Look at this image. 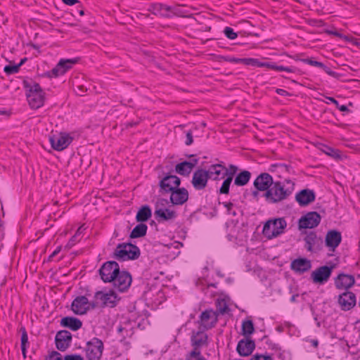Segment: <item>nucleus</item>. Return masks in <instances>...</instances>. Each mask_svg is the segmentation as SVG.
<instances>
[{
	"label": "nucleus",
	"mask_w": 360,
	"mask_h": 360,
	"mask_svg": "<svg viewBox=\"0 0 360 360\" xmlns=\"http://www.w3.org/2000/svg\"><path fill=\"white\" fill-rule=\"evenodd\" d=\"M64 360H83V357L79 354H68L65 356Z\"/></svg>",
	"instance_id": "nucleus-49"
},
{
	"label": "nucleus",
	"mask_w": 360,
	"mask_h": 360,
	"mask_svg": "<svg viewBox=\"0 0 360 360\" xmlns=\"http://www.w3.org/2000/svg\"><path fill=\"white\" fill-rule=\"evenodd\" d=\"M155 215L159 222L173 220L176 217V212L169 209H156Z\"/></svg>",
	"instance_id": "nucleus-30"
},
{
	"label": "nucleus",
	"mask_w": 360,
	"mask_h": 360,
	"mask_svg": "<svg viewBox=\"0 0 360 360\" xmlns=\"http://www.w3.org/2000/svg\"><path fill=\"white\" fill-rule=\"evenodd\" d=\"M90 305L88 299L85 296L77 297L72 302L71 309L76 314H84L89 309Z\"/></svg>",
	"instance_id": "nucleus-16"
},
{
	"label": "nucleus",
	"mask_w": 360,
	"mask_h": 360,
	"mask_svg": "<svg viewBox=\"0 0 360 360\" xmlns=\"http://www.w3.org/2000/svg\"><path fill=\"white\" fill-rule=\"evenodd\" d=\"M340 111L342 112H349V110L348 109V108L345 105H340L338 104V107H337Z\"/></svg>",
	"instance_id": "nucleus-59"
},
{
	"label": "nucleus",
	"mask_w": 360,
	"mask_h": 360,
	"mask_svg": "<svg viewBox=\"0 0 360 360\" xmlns=\"http://www.w3.org/2000/svg\"><path fill=\"white\" fill-rule=\"evenodd\" d=\"M154 9L157 11H169L170 8L166 5L158 4L154 6Z\"/></svg>",
	"instance_id": "nucleus-50"
},
{
	"label": "nucleus",
	"mask_w": 360,
	"mask_h": 360,
	"mask_svg": "<svg viewBox=\"0 0 360 360\" xmlns=\"http://www.w3.org/2000/svg\"><path fill=\"white\" fill-rule=\"evenodd\" d=\"M232 179L231 177H227L222 183V185L219 189V193L221 194H229V188H230V185L232 182Z\"/></svg>",
	"instance_id": "nucleus-39"
},
{
	"label": "nucleus",
	"mask_w": 360,
	"mask_h": 360,
	"mask_svg": "<svg viewBox=\"0 0 360 360\" xmlns=\"http://www.w3.org/2000/svg\"><path fill=\"white\" fill-rule=\"evenodd\" d=\"M250 360H273L269 355H254Z\"/></svg>",
	"instance_id": "nucleus-48"
},
{
	"label": "nucleus",
	"mask_w": 360,
	"mask_h": 360,
	"mask_svg": "<svg viewBox=\"0 0 360 360\" xmlns=\"http://www.w3.org/2000/svg\"><path fill=\"white\" fill-rule=\"evenodd\" d=\"M198 162V159H193L191 162L184 161L179 163L175 166V172L182 176H188Z\"/></svg>",
	"instance_id": "nucleus-26"
},
{
	"label": "nucleus",
	"mask_w": 360,
	"mask_h": 360,
	"mask_svg": "<svg viewBox=\"0 0 360 360\" xmlns=\"http://www.w3.org/2000/svg\"><path fill=\"white\" fill-rule=\"evenodd\" d=\"M224 205L225 207H226L228 212H230L231 208L233 207V204L232 202H224Z\"/></svg>",
	"instance_id": "nucleus-60"
},
{
	"label": "nucleus",
	"mask_w": 360,
	"mask_h": 360,
	"mask_svg": "<svg viewBox=\"0 0 360 360\" xmlns=\"http://www.w3.org/2000/svg\"><path fill=\"white\" fill-rule=\"evenodd\" d=\"M243 63L245 65L259 67L261 61L257 58H243Z\"/></svg>",
	"instance_id": "nucleus-42"
},
{
	"label": "nucleus",
	"mask_w": 360,
	"mask_h": 360,
	"mask_svg": "<svg viewBox=\"0 0 360 360\" xmlns=\"http://www.w3.org/2000/svg\"><path fill=\"white\" fill-rule=\"evenodd\" d=\"M290 267L294 271L302 274L309 271L311 264V262L306 258H298L291 262Z\"/></svg>",
	"instance_id": "nucleus-25"
},
{
	"label": "nucleus",
	"mask_w": 360,
	"mask_h": 360,
	"mask_svg": "<svg viewBox=\"0 0 360 360\" xmlns=\"http://www.w3.org/2000/svg\"><path fill=\"white\" fill-rule=\"evenodd\" d=\"M45 360H63L61 354L58 352H52Z\"/></svg>",
	"instance_id": "nucleus-47"
},
{
	"label": "nucleus",
	"mask_w": 360,
	"mask_h": 360,
	"mask_svg": "<svg viewBox=\"0 0 360 360\" xmlns=\"http://www.w3.org/2000/svg\"><path fill=\"white\" fill-rule=\"evenodd\" d=\"M259 67L260 68L265 67V68H267L269 69L276 70H278V71H286V72H294V69L292 68L284 67V66H282V65H279L278 66V65H275L273 63H263V62H261V63L259 65Z\"/></svg>",
	"instance_id": "nucleus-35"
},
{
	"label": "nucleus",
	"mask_w": 360,
	"mask_h": 360,
	"mask_svg": "<svg viewBox=\"0 0 360 360\" xmlns=\"http://www.w3.org/2000/svg\"><path fill=\"white\" fill-rule=\"evenodd\" d=\"M276 93L279 95H281V96H286V95H288V93L284 90V89H277L276 90Z\"/></svg>",
	"instance_id": "nucleus-58"
},
{
	"label": "nucleus",
	"mask_w": 360,
	"mask_h": 360,
	"mask_svg": "<svg viewBox=\"0 0 360 360\" xmlns=\"http://www.w3.org/2000/svg\"><path fill=\"white\" fill-rule=\"evenodd\" d=\"M60 250L61 248L60 247L57 248L49 256V260L52 259L56 255H57L60 252Z\"/></svg>",
	"instance_id": "nucleus-56"
},
{
	"label": "nucleus",
	"mask_w": 360,
	"mask_h": 360,
	"mask_svg": "<svg viewBox=\"0 0 360 360\" xmlns=\"http://www.w3.org/2000/svg\"><path fill=\"white\" fill-rule=\"evenodd\" d=\"M321 221V216L316 212H310L302 217L298 223L299 229H313Z\"/></svg>",
	"instance_id": "nucleus-9"
},
{
	"label": "nucleus",
	"mask_w": 360,
	"mask_h": 360,
	"mask_svg": "<svg viewBox=\"0 0 360 360\" xmlns=\"http://www.w3.org/2000/svg\"><path fill=\"white\" fill-rule=\"evenodd\" d=\"M131 281L132 278L129 273L120 270L111 282L113 283L115 288L120 292H124L129 288Z\"/></svg>",
	"instance_id": "nucleus-8"
},
{
	"label": "nucleus",
	"mask_w": 360,
	"mask_h": 360,
	"mask_svg": "<svg viewBox=\"0 0 360 360\" xmlns=\"http://www.w3.org/2000/svg\"><path fill=\"white\" fill-rule=\"evenodd\" d=\"M295 189V184L290 179L274 181L271 186L264 194L266 200L269 203H278L288 199Z\"/></svg>",
	"instance_id": "nucleus-1"
},
{
	"label": "nucleus",
	"mask_w": 360,
	"mask_h": 360,
	"mask_svg": "<svg viewBox=\"0 0 360 360\" xmlns=\"http://www.w3.org/2000/svg\"><path fill=\"white\" fill-rule=\"evenodd\" d=\"M225 169L226 167L221 162V163L211 165L207 170V172L210 179L217 181L224 177V175L220 177V175Z\"/></svg>",
	"instance_id": "nucleus-28"
},
{
	"label": "nucleus",
	"mask_w": 360,
	"mask_h": 360,
	"mask_svg": "<svg viewBox=\"0 0 360 360\" xmlns=\"http://www.w3.org/2000/svg\"><path fill=\"white\" fill-rule=\"evenodd\" d=\"M72 139L68 134H60L54 135L49 138V141L53 149L56 150H63L66 148L71 143Z\"/></svg>",
	"instance_id": "nucleus-13"
},
{
	"label": "nucleus",
	"mask_w": 360,
	"mask_h": 360,
	"mask_svg": "<svg viewBox=\"0 0 360 360\" xmlns=\"http://www.w3.org/2000/svg\"><path fill=\"white\" fill-rule=\"evenodd\" d=\"M19 65H6L5 66L4 70L7 75H12L17 73L19 71Z\"/></svg>",
	"instance_id": "nucleus-44"
},
{
	"label": "nucleus",
	"mask_w": 360,
	"mask_h": 360,
	"mask_svg": "<svg viewBox=\"0 0 360 360\" xmlns=\"http://www.w3.org/2000/svg\"><path fill=\"white\" fill-rule=\"evenodd\" d=\"M119 300L120 298L112 290H110L107 292L97 291L94 295V301L92 302V307H114L117 305Z\"/></svg>",
	"instance_id": "nucleus-3"
},
{
	"label": "nucleus",
	"mask_w": 360,
	"mask_h": 360,
	"mask_svg": "<svg viewBox=\"0 0 360 360\" xmlns=\"http://www.w3.org/2000/svg\"><path fill=\"white\" fill-rule=\"evenodd\" d=\"M27 98L30 107L33 109L41 108L44 103V92L37 83L30 85Z\"/></svg>",
	"instance_id": "nucleus-5"
},
{
	"label": "nucleus",
	"mask_w": 360,
	"mask_h": 360,
	"mask_svg": "<svg viewBox=\"0 0 360 360\" xmlns=\"http://www.w3.org/2000/svg\"><path fill=\"white\" fill-rule=\"evenodd\" d=\"M329 33L331 34H333L335 36H337V37H338L340 38H342V39H345L346 40H348V37L347 36H344V35L341 34L340 33H339L337 31H330V32H329Z\"/></svg>",
	"instance_id": "nucleus-55"
},
{
	"label": "nucleus",
	"mask_w": 360,
	"mask_h": 360,
	"mask_svg": "<svg viewBox=\"0 0 360 360\" xmlns=\"http://www.w3.org/2000/svg\"><path fill=\"white\" fill-rule=\"evenodd\" d=\"M238 167L234 165H230L229 169L226 167L225 172L224 173V176H227V177H231L233 179V176L238 172Z\"/></svg>",
	"instance_id": "nucleus-41"
},
{
	"label": "nucleus",
	"mask_w": 360,
	"mask_h": 360,
	"mask_svg": "<svg viewBox=\"0 0 360 360\" xmlns=\"http://www.w3.org/2000/svg\"><path fill=\"white\" fill-rule=\"evenodd\" d=\"M210 177L206 169H196L192 176L191 184L197 191L203 190L207 185Z\"/></svg>",
	"instance_id": "nucleus-10"
},
{
	"label": "nucleus",
	"mask_w": 360,
	"mask_h": 360,
	"mask_svg": "<svg viewBox=\"0 0 360 360\" xmlns=\"http://www.w3.org/2000/svg\"><path fill=\"white\" fill-rule=\"evenodd\" d=\"M251 178V173L249 171L244 170L237 174L234 179V184L238 186L246 185Z\"/></svg>",
	"instance_id": "nucleus-32"
},
{
	"label": "nucleus",
	"mask_w": 360,
	"mask_h": 360,
	"mask_svg": "<svg viewBox=\"0 0 360 360\" xmlns=\"http://www.w3.org/2000/svg\"><path fill=\"white\" fill-rule=\"evenodd\" d=\"M103 350V342L94 338L86 343L85 348L86 356L88 360H100Z\"/></svg>",
	"instance_id": "nucleus-6"
},
{
	"label": "nucleus",
	"mask_w": 360,
	"mask_h": 360,
	"mask_svg": "<svg viewBox=\"0 0 360 360\" xmlns=\"http://www.w3.org/2000/svg\"><path fill=\"white\" fill-rule=\"evenodd\" d=\"M227 60L229 61V62L238 63V62H243V58H230V59H229Z\"/></svg>",
	"instance_id": "nucleus-62"
},
{
	"label": "nucleus",
	"mask_w": 360,
	"mask_h": 360,
	"mask_svg": "<svg viewBox=\"0 0 360 360\" xmlns=\"http://www.w3.org/2000/svg\"><path fill=\"white\" fill-rule=\"evenodd\" d=\"M207 335L204 332L198 331L196 333H193L191 336L192 345L194 347L193 349H198L205 345H207Z\"/></svg>",
	"instance_id": "nucleus-31"
},
{
	"label": "nucleus",
	"mask_w": 360,
	"mask_h": 360,
	"mask_svg": "<svg viewBox=\"0 0 360 360\" xmlns=\"http://www.w3.org/2000/svg\"><path fill=\"white\" fill-rule=\"evenodd\" d=\"M271 167H275V168H278L281 171H287V172H289V169L290 168V166H288L286 165H284V164H279V165H271Z\"/></svg>",
	"instance_id": "nucleus-51"
},
{
	"label": "nucleus",
	"mask_w": 360,
	"mask_h": 360,
	"mask_svg": "<svg viewBox=\"0 0 360 360\" xmlns=\"http://www.w3.org/2000/svg\"><path fill=\"white\" fill-rule=\"evenodd\" d=\"M316 195L314 191L303 189L295 195V200L300 206H307L315 200Z\"/></svg>",
	"instance_id": "nucleus-23"
},
{
	"label": "nucleus",
	"mask_w": 360,
	"mask_h": 360,
	"mask_svg": "<svg viewBox=\"0 0 360 360\" xmlns=\"http://www.w3.org/2000/svg\"><path fill=\"white\" fill-rule=\"evenodd\" d=\"M323 151L326 155L333 157L335 159H339L340 158V151L330 147L325 146V149H323Z\"/></svg>",
	"instance_id": "nucleus-40"
},
{
	"label": "nucleus",
	"mask_w": 360,
	"mask_h": 360,
	"mask_svg": "<svg viewBox=\"0 0 360 360\" xmlns=\"http://www.w3.org/2000/svg\"><path fill=\"white\" fill-rule=\"evenodd\" d=\"M170 193V201L174 205H181L188 199V192L185 188L177 187Z\"/></svg>",
	"instance_id": "nucleus-22"
},
{
	"label": "nucleus",
	"mask_w": 360,
	"mask_h": 360,
	"mask_svg": "<svg viewBox=\"0 0 360 360\" xmlns=\"http://www.w3.org/2000/svg\"><path fill=\"white\" fill-rule=\"evenodd\" d=\"M298 296H299V295H298L297 294H296V295H293L291 297V298H290V301H291L292 302H295L297 301V298L298 297Z\"/></svg>",
	"instance_id": "nucleus-64"
},
{
	"label": "nucleus",
	"mask_w": 360,
	"mask_h": 360,
	"mask_svg": "<svg viewBox=\"0 0 360 360\" xmlns=\"http://www.w3.org/2000/svg\"><path fill=\"white\" fill-rule=\"evenodd\" d=\"M216 312L217 314H220L221 315H224L225 314L229 313V311H230L226 300L224 299L218 300L216 303Z\"/></svg>",
	"instance_id": "nucleus-37"
},
{
	"label": "nucleus",
	"mask_w": 360,
	"mask_h": 360,
	"mask_svg": "<svg viewBox=\"0 0 360 360\" xmlns=\"http://www.w3.org/2000/svg\"><path fill=\"white\" fill-rule=\"evenodd\" d=\"M305 248L309 252L319 250L322 245V239L314 231L309 232L304 238Z\"/></svg>",
	"instance_id": "nucleus-21"
},
{
	"label": "nucleus",
	"mask_w": 360,
	"mask_h": 360,
	"mask_svg": "<svg viewBox=\"0 0 360 360\" xmlns=\"http://www.w3.org/2000/svg\"><path fill=\"white\" fill-rule=\"evenodd\" d=\"M242 331L244 336H248L255 331L254 324L251 320H245L242 323Z\"/></svg>",
	"instance_id": "nucleus-36"
},
{
	"label": "nucleus",
	"mask_w": 360,
	"mask_h": 360,
	"mask_svg": "<svg viewBox=\"0 0 360 360\" xmlns=\"http://www.w3.org/2000/svg\"><path fill=\"white\" fill-rule=\"evenodd\" d=\"M71 341L72 335L69 331L63 330L56 333L55 342L56 348L58 350L65 351L70 346Z\"/></svg>",
	"instance_id": "nucleus-15"
},
{
	"label": "nucleus",
	"mask_w": 360,
	"mask_h": 360,
	"mask_svg": "<svg viewBox=\"0 0 360 360\" xmlns=\"http://www.w3.org/2000/svg\"><path fill=\"white\" fill-rule=\"evenodd\" d=\"M152 215L151 210L149 206H143L137 212L136 219L138 222L146 221Z\"/></svg>",
	"instance_id": "nucleus-33"
},
{
	"label": "nucleus",
	"mask_w": 360,
	"mask_h": 360,
	"mask_svg": "<svg viewBox=\"0 0 360 360\" xmlns=\"http://www.w3.org/2000/svg\"><path fill=\"white\" fill-rule=\"evenodd\" d=\"M181 179L175 175H167L160 181V188L165 193H169L179 187Z\"/></svg>",
	"instance_id": "nucleus-20"
},
{
	"label": "nucleus",
	"mask_w": 360,
	"mask_h": 360,
	"mask_svg": "<svg viewBox=\"0 0 360 360\" xmlns=\"http://www.w3.org/2000/svg\"><path fill=\"white\" fill-rule=\"evenodd\" d=\"M80 238H79V236L77 233H75L68 242V245H73L76 242L79 241Z\"/></svg>",
	"instance_id": "nucleus-54"
},
{
	"label": "nucleus",
	"mask_w": 360,
	"mask_h": 360,
	"mask_svg": "<svg viewBox=\"0 0 360 360\" xmlns=\"http://www.w3.org/2000/svg\"><path fill=\"white\" fill-rule=\"evenodd\" d=\"M140 256L139 248L131 243H120L117 245L113 257L118 261L136 259Z\"/></svg>",
	"instance_id": "nucleus-2"
},
{
	"label": "nucleus",
	"mask_w": 360,
	"mask_h": 360,
	"mask_svg": "<svg viewBox=\"0 0 360 360\" xmlns=\"http://www.w3.org/2000/svg\"><path fill=\"white\" fill-rule=\"evenodd\" d=\"M186 360H207L204 358L200 349H193L186 356Z\"/></svg>",
	"instance_id": "nucleus-38"
},
{
	"label": "nucleus",
	"mask_w": 360,
	"mask_h": 360,
	"mask_svg": "<svg viewBox=\"0 0 360 360\" xmlns=\"http://www.w3.org/2000/svg\"><path fill=\"white\" fill-rule=\"evenodd\" d=\"M287 223L283 218L267 221L264 225L262 233L269 239L276 238L283 233Z\"/></svg>",
	"instance_id": "nucleus-4"
},
{
	"label": "nucleus",
	"mask_w": 360,
	"mask_h": 360,
	"mask_svg": "<svg viewBox=\"0 0 360 360\" xmlns=\"http://www.w3.org/2000/svg\"><path fill=\"white\" fill-rule=\"evenodd\" d=\"M78 58L61 59L56 66L52 69L51 75L56 77L64 75L68 70L71 69L74 65L77 63Z\"/></svg>",
	"instance_id": "nucleus-14"
},
{
	"label": "nucleus",
	"mask_w": 360,
	"mask_h": 360,
	"mask_svg": "<svg viewBox=\"0 0 360 360\" xmlns=\"http://www.w3.org/2000/svg\"><path fill=\"white\" fill-rule=\"evenodd\" d=\"M120 270L119 264L116 262L108 261L101 266L99 269V274L103 282L109 283L115 278Z\"/></svg>",
	"instance_id": "nucleus-7"
},
{
	"label": "nucleus",
	"mask_w": 360,
	"mask_h": 360,
	"mask_svg": "<svg viewBox=\"0 0 360 360\" xmlns=\"http://www.w3.org/2000/svg\"><path fill=\"white\" fill-rule=\"evenodd\" d=\"M354 283L355 279L352 275L340 274L335 278V285L338 290H345L347 291L351 288Z\"/></svg>",
	"instance_id": "nucleus-18"
},
{
	"label": "nucleus",
	"mask_w": 360,
	"mask_h": 360,
	"mask_svg": "<svg viewBox=\"0 0 360 360\" xmlns=\"http://www.w3.org/2000/svg\"><path fill=\"white\" fill-rule=\"evenodd\" d=\"M201 325L208 329L214 326L217 321V314L213 310H205L200 316Z\"/></svg>",
	"instance_id": "nucleus-24"
},
{
	"label": "nucleus",
	"mask_w": 360,
	"mask_h": 360,
	"mask_svg": "<svg viewBox=\"0 0 360 360\" xmlns=\"http://www.w3.org/2000/svg\"><path fill=\"white\" fill-rule=\"evenodd\" d=\"M338 302L343 311H349L356 304V295L351 291H345L338 296Z\"/></svg>",
	"instance_id": "nucleus-12"
},
{
	"label": "nucleus",
	"mask_w": 360,
	"mask_h": 360,
	"mask_svg": "<svg viewBox=\"0 0 360 360\" xmlns=\"http://www.w3.org/2000/svg\"><path fill=\"white\" fill-rule=\"evenodd\" d=\"M193 135L191 131H187L186 133V140L185 141L186 145L190 146L193 143Z\"/></svg>",
	"instance_id": "nucleus-52"
},
{
	"label": "nucleus",
	"mask_w": 360,
	"mask_h": 360,
	"mask_svg": "<svg viewBox=\"0 0 360 360\" xmlns=\"http://www.w3.org/2000/svg\"><path fill=\"white\" fill-rule=\"evenodd\" d=\"M63 2L67 5H70V6H72V5H74L76 3H78V1L77 0H62Z\"/></svg>",
	"instance_id": "nucleus-57"
},
{
	"label": "nucleus",
	"mask_w": 360,
	"mask_h": 360,
	"mask_svg": "<svg viewBox=\"0 0 360 360\" xmlns=\"http://www.w3.org/2000/svg\"><path fill=\"white\" fill-rule=\"evenodd\" d=\"M224 32L226 37L229 39H235L238 37L237 33L235 32L233 30L229 27H225Z\"/></svg>",
	"instance_id": "nucleus-43"
},
{
	"label": "nucleus",
	"mask_w": 360,
	"mask_h": 360,
	"mask_svg": "<svg viewBox=\"0 0 360 360\" xmlns=\"http://www.w3.org/2000/svg\"><path fill=\"white\" fill-rule=\"evenodd\" d=\"M301 60L302 62H304V63L309 64L312 66H316V67L319 62V61L313 60L312 58H304V59H301Z\"/></svg>",
	"instance_id": "nucleus-53"
},
{
	"label": "nucleus",
	"mask_w": 360,
	"mask_h": 360,
	"mask_svg": "<svg viewBox=\"0 0 360 360\" xmlns=\"http://www.w3.org/2000/svg\"><path fill=\"white\" fill-rule=\"evenodd\" d=\"M316 67L322 68L325 71V72H326L328 75L330 76H336V73L332 71L330 68L326 66L323 63L318 62Z\"/></svg>",
	"instance_id": "nucleus-46"
},
{
	"label": "nucleus",
	"mask_w": 360,
	"mask_h": 360,
	"mask_svg": "<svg viewBox=\"0 0 360 360\" xmlns=\"http://www.w3.org/2000/svg\"><path fill=\"white\" fill-rule=\"evenodd\" d=\"M60 326L76 331L82 328V322L77 318L73 316H65L60 321Z\"/></svg>",
	"instance_id": "nucleus-29"
},
{
	"label": "nucleus",
	"mask_w": 360,
	"mask_h": 360,
	"mask_svg": "<svg viewBox=\"0 0 360 360\" xmlns=\"http://www.w3.org/2000/svg\"><path fill=\"white\" fill-rule=\"evenodd\" d=\"M333 266H321L313 271L311 277L314 283L323 284L331 276Z\"/></svg>",
	"instance_id": "nucleus-11"
},
{
	"label": "nucleus",
	"mask_w": 360,
	"mask_h": 360,
	"mask_svg": "<svg viewBox=\"0 0 360 360\" xmlns=\"http://www.w3.org/2000/svg\"><path fill=\"white\" fill-rule=\"evenodd\" d=\"M342 241L341 233L336 230H330L327 232L325 238L326 245L330 251L334 252Z\"/></svg>",
	"instance_id": "nucleus-17"
},
{
	"label": "nucleus",
	"mask_w": 360,
	"mask_h": 360,
	"mask_svg": "<svg viewBox=\"0 0 360 360\" xmlns=\"http://www.w3.org/2000/svg\"><path fill=\"white\" fill-rule=\"evenodd\" d=\"M310 342L314 347H317L319 345V341L317 340H311Z\"/></svg>",
	"instance_id": "nucleus-63"
},
{
	"label": "nucleus",
	"mask_w": 360,
	"mask_h": 360,
	"mask_svg": "<svg viewBox=\"0 0 360 360\" xmlns=\"http://www.w3.org/2000/svg\"><path fill=\"white\" fill-rule=\"evenodd\" d=\"M148 230V226L145 224L140 223L136 225L130 233V238H137L146 236Z\"/></svg>",
	"instance_id": "nucleus-34"
},
{
	"label": "nucleus",
	"mask_w": 360,
	"mask_h": 360,
	"mask_svg": "<svg viewBox=\"0 0 360 360\" xmlns=\"http://www.w3.org/2000/svg\"><path fill=\"white\" fill-rule=\"evenodd\" d=\"M326 98L330 101V102H332L333 104L335 105L336 107H338V101L337 100H335L334 98L333 97H326Z\"/></svg>",
	"instance_id": "nucleus-61"
},
{
	"label": "nucleus",
	"mask_w": 360,
	"mask_h": 360,
	"mask_svg": "<svg viewBox=\"0 0 360 360\" xmlns=\"http://www.w3.org/2000/svg\"><path fill=\"white\" fill-rule=\"evenodd\" d=\"M274 181L268 173L260 174L254 181V186L257 191H266Z\"/></svg>",
	"instance_id": "nucleus-19"
},
{
	"label": "nucleus",
	"mask_w": 360,
	"mask_h": 360,
	"mask_svg": "<svg viewBox=\"0 0 360 360\" xmlns=\"http://www.w3.org/2000/svg\"><path fill=\"white\" fill-rule=\"evenodd\" d=\"M20 331L22 333L21 335V346H26V344L28 343V336L27 331L24 327L20 328Z\"/></svg>",
	"instance_id": "nucleus-45"
},
{
	"label": "nucleus",
	"mask_w": 360,
	"mask_h": 360,
	"mask_svg": "<svg viewBox=\"0 0 360 360\" xmlns=\"http://www.w3.org/2000/svg\"><path fill=\"white\" fill-rule=\"evenodd\" d=\"M255 344L253 340H240L237 345V351L240 356H248L252 354L255 349Z\"/></svg>",
	"instance_id": "nucleus-27"
}]
</instances>
